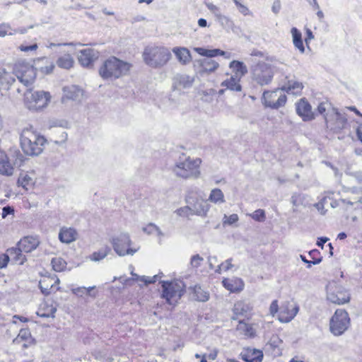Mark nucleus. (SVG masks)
<instances>
[{"mask_svg":"<svg viewBox=\"0 0 362 362\" xmlns=\"http://www.w3.org/2000/svg\"><path fill=\"white\" fill-rule=\"evenodd\" d=\"M331 109L334 112V113H339L338 110L332 107L331 103L328 100L321 102L317 106L318 113H324L326 111L329 112Z\"/></svg>","mask_w":362,"mask_h":362,"instance_id":"49530a36","label":"nucleus"},{"mask_svg":"<svg viewBox=\"0 0 362 362\" xmlns=\"http://www.w3.org/2000/svg\"><path fill=\"white\" fill-rule=\"evenodd\" d=\"M298 306H293L290 303L286 302L280 308L279 320L281 322H289L291 321L298 312Z\"/></svg>","mask_w":362,"mask_h":362,"instance_id":"2eb2a0df","label":"nucleus"},{"mask_svg":"<svg viewBox=\"0 0 362 362\" xmlns=\"http://www.w3.org/2000/svg\"><path fill=\"white\" fill-rule=\"evenodd\" d=\"M192 209L194 215L205 216L209 210V205L204 201L198 202L194 205Z\"/></svg>","mask_w":362,"mask_h":362,"instance_id":"f704fd0d","label":"nucleus"},{"mask_svg":"<svg viewBox=\"0 0 362 362\" xmlns=\"http://www.w3.org/2000/svg\"><path fill=\"white\" fill-rule=\"evenodd\" d=\"M52 268L56 272H62L66 267V262L61 257H55L52 259Z\"/></svg>","mask_w":362,"mask_h":362,"instance_id":"37998d69","label":"nucleus"},{"mask_svg":"<svg viewBox=\"0 0 362 362\" xmlns=\"http://www.w3.org/2000/svg\"><path fill=\"white\" fill-rule=\"evenodd\" d=\"M47 139L33 130V127L25 128L21 135V146L28 156H38L43 151Z\"/></svg>","mask_w":362,"mask_h":362,"instance_id":"7ed1b4c3","label":"nucleus"},{"mask_svg":"<svg viewBox=\"0 0 362 362\" xmlns=\"http://www.w3.org/2000/svg\"><path fill=\"white\" fill-rule=\"evenodd\" d=\"M51 100L49 92L44 90H37L32 92L28 90L25 93V101L29 103L28 107L30 110H40L48 105Z\"/></svg>","mask_w":362,"mask_h":362,"instance_id":"1a4fd4ad","label":"nucleus"},{"mask_svg":"<svg viewBox=\"0 0 362 362\" xmlns=\"http://www.w3.org/2000/svg\"><path fill=\"white\" fill-rule=\"evenodd\" d=\"M274 77V71L272 66L265 62H260L252 69V78L260 86L271 83Z\"/></svg>","mask_w":362,"mask_h":362,"instance_id":"9d476101","label":"nucleus"},{"mask_svg":"<svg viewBox=\"0 0 362 362\" xmlns=\"http://www.w3.org/2000/svg\"><path fill=\"white\" fill-rule=\"evenodd\" d=\"M131 65L112 57L105 60L99 69V74L103 79H115L126 75Z\"/></svg>","mask_w":362,"mask_h":362,"instance_id":"39448f33","label":"nucleus"},{"mask_svg":"<svg viewBox=\"0 0 362 362\" xmlns=\"http://www.w3.org/2000/svg\"><path fill=\"white\" fill-rule=\"evenodd\" d=\"M194 49L199 54L210 58L216 57L218 55L225 56L226 58L230 57V54L219 49H207L202 47H195Z\"/></svg>","mask_w":362,"mask_h":362,"instance_id":"a878e982","label":"nucleus"},{"mask_svg":"<svg viewBox=\"0 0 362 362\" xmlns=\"http://www.w3.org/2000/svg\"><path fill=\"white\" fill-rule=\"evenodd\" d=\"M14 69L13 72L7 71L5 69L0 70V83L5 88L8 89L10 86L15 82Z\"/></svg>","mask_w":362,"mask_h":362,"instance_id":"393cba45","label":"nucleus"},{"mask_svg":"<svg viewBox=\"0 0 362 362\" xmlns=\"http://www.w3.org/2000/svg\"><path fill=\"white\" fill-rule=\"evenodd\" d=\"M142 56L145 64L154 69L164 66L172 57L170 49L163 46H148Z\"/></svg>","mask_w":362,"mask_h":362,"instance_id":"20e7f679","label":"nucleus"},{"mask_svg":"<svg viewBox=\"0 0 362 362\" xmlns=\"http://www.w3.org/2000/svg\"><path fill=\"white\" fill-rule=\"evenodd\" d=\"M235 5L237 6L238 11L243 16H250L252 13L249 8L244 4H241L239 0H233Z\"/></svg>","mask_w":362,"mask_h":362,"instance_id":"603ef678","label":"nucleus"},{"mask_svg":"<svg viewBox=\"0 0 362 362\" xmlns=\"http://www.w3.org/2000/svg\"><path fill=\"white\" fill-rule=\"evenodd\" d=\"M99 57V52L93 49L87 48L80 51L78 59L83 66H89Z\"/></svg>","mask_w":362,"mask_h":362,"instance_id":"f3484780","label":"nucleus"},{"mask_svg":"<svg viewBox=\"0 0 362 362\" xmlns=\"http://www.w3.org/2000/svg\"><path fill=\"white\" fill-rule=\"evenodd\" d=\"M218 353V350L216 348L209 351L208 354H205L208 358V359L214 361L216 358Z\"/></svg>","mask_w":362,"mask_h":362,"instance_id":"0e129e2a","label":"nucleus"},{"mask_svg":"<svg viewBox=\"0 0 362 362\" xmlns=\"http://www.w3.org/2000/svg\"><path fill=\"white\" fill-rule=\"evenodd\" d=\"M111 252V248L108 246L101 247L98 251L93 252L89 257V259L93 262H99L105 259Z\"/></svg>","mask_w":362,"mask_h":362,"instance_id":"7c9ffc66","label":"nucleus"},{"mask_svg":"<svg viewBox=\"0 0 362 362\" xmlns=\"http://www.w3.org/2000/svg\"><path fill=\"white\" fill-rule=\"evenodd\" d=\"M132 275L134 276V279L136 281H143L146 285H148L149 284L155 283L158 277V275H154L152 277L146 276H139V275L132 272Z\"/></svg>","mask_w":362,"mask_h":362,"instance_id":"a18cd8bd","label":"nucleus"},{"mask_svg":"<svg viewBox=\"0 0 362 362\" xmlns=\"http://www.w3.org/2000/svg\"><path fill=\"white\" fill-rule=\"evenodd\" d=\"M16 33V29H13L7 23L0 24V37H3L6 35H13Z\"/></svg>","mask_w":362,"mask_h":362,"instance_id":"de8ad7c7","label":"nucleus"},{"mask_svg":"<svg viewBox=\"0 0 362 362\" xmlns=\"http://www.w3.org/2000/svg\"><path fill=\"white\" fill-rule=\"evenodd\" d=\"M238 216L236 214H233L230 216L224 215L223 218V224L231 226L235 223L238 222Z\"/></svg>","mask_w":362,"mask_h":362,"instance_id":"864d4df0","label":"nucleus"},{"mask_svg":"<svg viewBox=\"0 0 362 362\" xmlns=\"http://www.w3.org/2000/svg\"><path fill=\"white\" fill-rule=\"evenodd\" d=\"M203 260L204 259L201 256L195 255L192 257L190 264L192 267L197 268Z\"/></svg>","mask_w":362,"mask_h":362,"instance_id":"6e6d98bb","label":"nucleus"},{"mask_svg":"<svg viewBox=\"0 0 362 362\" xmlns=\"http://www.w3.org/2000/svg\"><path fill=\"white\" fill-rule=\"evenodd\" d=\"M327 299L330 303L342 305L350 301L351 296L349 291L340 285L336 284L327 286Z\"/></svg>","mask_w":362,"mask_h":362,"instance_id":"ddd939ff","label":"nucleus"},{"mask_svg":"<svg viewBox=\"0 0 362 362\" xmlns=\"http://www.w3.org/2000/svg\"><path fill=\"white\" fill-rule=\"evenodd\" d=\"M300 194H293L291 197V203L293 206H298L300 204Z\"/></svg>","mask_w":362,"mask_h":362,"instance_id":"774afa93","label":"nucleus"},{"mask_svg":"<svg viewBox=\"0 0 362 362\" xmlns=\"http://www.w3.org/2000/svg\"><path fill=\"white\" fill-rule=\"evenodd\" d=\"M37 48V44H33V45H29V46H25L23 45L19 46V49L22 52L34 51V50H36Z\"/></svg>","mask_w":362,"mask_h":362,"instance_id":"680f3d73","label":"nucleus"},{"mask_svg":"<svg viewBox=\"0 0 362 362\" xmlns=\"http://www.w3.org/2000/svg\"><path fill=\"white\" fill-rule=\"evenodd\" d=\"M194 83V78L185 74L177 75L173 78V91L179 93L190 88Z\"/></svg>","mask_w":362,"mask_h":362,"instance_id":"4468645a","label":"nucleus"},{"mask_svg":"<svg viewBox=\"0 0 362 362\" xmlns=\"http://www.w3.org/2000/svg\"><path fill=\"white\" fill-rule=\"evenodd\" d=\"M67 138H68V134L66 132H64L61 134V135L59 136V140H56L54 141V144H58V145H61V144H65L66 140H67Z\"/></svg>","mask_w":362,"mask_h":362,"instance_id":"e2e57ef3","label":"nucleus"},{"mask_svg":"<svg viewBox=\"0 0 362 362\" xmlns=\"http://www.w3.org/2000/svg\"><path fill=\"white\" fill-rule=\"evenodd\" d=\"M205 4L206 8L214 14L216 20L223 15L218 6L212 3H206Z\"/></svg>","mask_w":362,"mask_h":362,"instance_id":"3c124183","label":"nucleus"},{"mask_svg":"<svg viewBox=\"0 0 362 362\" xmlns=\"http://www.w3.org/2000/svg\"><path fill=\"white\" fill-rule=\"evenodd\" d=\"M229 67L235 74V77L240 78L247 72V66L242 62L233 60L230 63Z\"/></svg>","mask_w":362,"mask_h":362,"instance_id":"bb28decb","label":"nucleus"},{"mask_svg":"<svg viewBox=\"0 0 362 362\" xmlns=\"http://www.w3.org/2000/svg\"><path fill=\"white\" fill-rule=\"evenodd\" d=\"M311 105L305 98L296 103V113H311Z\"/></svg>","mask_w":362,"mask_h":362,"instance_id":"ea45409f","label":"nucleus"},{"mask_svg":"<svg viewBox=\"0 0 362 362\" xmlns=\"http://www.w3.org/2000/svg\"><path fill=\"white\" fill-rule=\"evenodd\" d=\"M78 233L73 228L63 227L59 233V240L66 244H69L77 239Z\"/></svg>","mask_w":362,"mask_h":362,"instance_id":"aec40b11","label":"nucleus"},{"mask_svg":"<svg viewBox=\"0 0 362 362\" xmlns=\"http://www.w3.org/2000/svg\"><path fill=\"white\" fill-rule=\"evenodd\" d=\"M193 293L195 300L200 302H206L209 298V294L204 291L200 286L196 285L193 288Z\"/></svg>","mask_w":362,"mask_h":362,"instance_id":"c9c22d12","label":"nucleus"},{"mask_svg":"<svg viewBox=\"0 0 362 362\" xmlns=\"http://www.w3.org/2000/svg\"><path fill=\"white\" fill-rule=\"evenodd\" d=\"M110 241L114 251L120 257L126 255L132 256L139 250V246H134L130 236L127 233H121L117 235H115Z\"/></svg>","mask_w":362,"mask_h":362,"instance_id":"0eeeda50","label":"nucleus"},{"mask_svg":"<svg viewBox=\"0 0 362 362\" xmlns=\"http://www.w3.org/2000/svg\"><path fill=\"white\" fill-rule=\"evenodd\" d=\"M142 230L148 235H155L158 237L159 239H161L163 237H164V233L161 229L153 223H149L142 228Z\"/></svg>","mask_w":362,"mask_h":362,"instance_id":"72a5a7b5","label":"nucleus"},{"mask_svg":"<svg viewBox=\"0 0 362 362\" xmlns=\"http://www.w3.org/2000/svg\"><path fill=\"white\" fill-rule=\"evenodd\" d=\"M203 71L212 72L218 67V64L213 59H204L201 62Z\"/></svg>","mask_w":362,"mask_h":362,"instance_id":"a19ab883","label":"nucleus"},{"mask_svg":"<svg viewBox=\"0 0 362 362\" xmlns=\"http://www.w3.org/2000/svg\"><path fill=\"white\" fill-rule=\"evenodd\" d=\"M236 329L240 334L245 337H254L255 336V329L253 328L252 325L243 321H239Z\"/></svg>","mask_w":362,"mask_h":362,"instance_id":"c85d7f7f","label":"nucleus"},{"mask_svg":"<svg viewBox=\"0 0 362 362\" xmlns=\"http://www.w3.org/2000/svg\"><path fill=\"white\" fill-rule=\"evenodd\" d=\"M223 85L230 90L240 91L241 86L239 83V78L235 76H231L228 80L224 81Z\"/></svg>","mask_w":362,"mask_h":362,"instance_id":"58836bf2","label":"nucleus"},{"mask_svg":"<svg viewBox=\"0 0 362 362\" xmlns=\"http://www.w3.org/2000/svg\"><path fill=\"white\" fill-rule=\"evenodd\" d=\"M173 52L175 54L178 62L182 64H188L192 61V56L189 50L184 47H175L173 49Z\"/></svg>","mask_w":362,"mask_h":362,"instance_id":"4be33fe9","label":"nucleus"},{"mask_svg":"<svg viewBox=\"0 0 362 362\" xmlns=\"http://www.w3.org/2000/svg\"><path fill=\"white\" fill-rule=\"evenodd\" d=\"M86 287H77L76 288H73L71 290L72 293L79 297H82L83 294L86 293Z\"/></svg>","mask_w":362,"mask_h":362,"instance_id":"052dcab7","label":"nucleus"},{"mask_svg":"<svg viewBox=\"0 0 362 362\" xmlns=\"http://www.w3.org/2000/svg\"><path fill=\"white\" fill-rule=\"evenodd\" d=\"M222 284L227 290L232 293H236L243 291L245 286L243 281L238 277L224 279L222 281Z\"/></svg>","mask_w":362,"mask_h":362,"instance_id":"6ab92c4d","label":"nucleus"},{"mask_svg":"<svg viewBox=\"0 0 362 362\" xmlns=\"http://www.w3.org/2000/svg\"><path fill=\"white\" fill-rule=\"evenodd\" d=\"M325 120L327 128L334 132L344 129L347 121L343 115H326Z\"/></svg>","mask_w":362,"mask_h":362,"instance_id":"dca6fc26","label":"nucleus"},{"mask_svg":"<svg viewBox=\"0 0 362 362\" xmlns=\"http://www.w3.org/2000/svg\"><path fill=\"white\" fill-rule=\"evenodd\" d=\"M74 64V58L69 54H64L57 60V65L62 69H69Z\"/></svg>","mask_w":362,"mask_h":362,"instance_id":"473e14b6","label":"nucleus"},{"mask_svg":"<svg viewBox=\"0 0 362 362\" xmlns=\"http://www.w3.org/2000/svg\"><path fill=\"white\" fill-rule=\"evenodd\" d=\"M175 213L180 217L189 218L190 216L194 215L192 208L185 206L177 209Z\"/></svg>","mask_w":362,"mask_h":362,"instance_id":"09e8293b","label":"nucleus"},{"mask_svg":"<svg viewBox=\"0 0 362 362\" xmlns=\"http://www.w3.org/2000/svg\"><path fill=\"white\" fill-rule=\"evenodd\" d=\"M232 259H228L226 260L224 263L218 265L217 269L215 270L216 272L220 273L221 268L223 269L224 271H228L230 269L233 267V264H231Z\"/></svg>","mask_w":362,"mask_h":362,"instance_id":"5fc2aeb1","label":"nucleus"},{"mask_svg":"<svg viewBox=\"0 0 362 362\" xmlns=\"http://www.w3.org/2000/svg\"><path fill=\"white\" fill-rule=\"evenodd\" d=\"M252 219L258 222H263L266 219L265 211L263 209H257L252 214H248Z\"/></svg>","mask_w":362,"mask_h":362,"instance_id":"8fccbe9b","label":"nucleus"},{"mask_svg":"<svg viewBox=\"0 0 362 362\" xmlns=\"http://www.w3.org/2000/svg\"><path fill=\"white\" fill-rule=\"evenodd\" d=\"M250 310L249 304L244 301H238L235 303L233 313L236 315H244Z\"/></svg>","mask_w":362,"mask_h":362,"instance_id":"4c0bfd02","label":"nucleus"},{"mask_svg":"<svg viewBox=\"0 0 362 362\" xmlns=\"http://www.w3.org/2000/svg\"><path fill=\"white\" fill-rule=\"evenodd\" d=\"M13 211H14V210L12 207L8 206H4L2 209V217L5 218L8 215L12 214L13 213Z\"/></svg>","mask_w":362,"mask_h":362,"instance_id":"69168bd1","label":"nucleus"},{"mask_svg":"<svg viewBox=\"0 0 362 362\" xmlns=\"http://www.w3.org/2000/svg\"><path fill=\"white\" fill-rule=\"evenodd\" d=\"M209 200L214 204H223L225 202L223 193L220 189L215 188L211 191Z\"/></svg>","mask_w":362,"mask_h":362,"instance_id":"e433bc0d","label":"nucleus"},{"mask_svg":"<svg viewBox=\"0 0 362 362\" xmlns=\"http://www.w3.org/2000/svg\"><path fill=\"white\" fill-rule=\"evenodd\" d=\"M40 241L37 238L33 236H27L22 238L18 244L17 248L11 250V254H15V259L19 261L20 264H23L25 260V256L22 252H30L35 250L38 246Z\"/></svg>","mask_w":362,"mask_h":362,"instance_id":"f8f14e48","label":"nucleus"},{"mask_svg":"<svg viewBox=\"0 0 362 362\" xmlns=\"http://www.w3.org/2000/svg\"><path fill=\"white\" fill-rule=\"evenodd\" d=\"M14 74L18 81L27 87L34 83L36 77L35 69L24 62H18L14 65Z\"/></svg>","mask_w":362,"mask_h":362,"instance_id":"9b49d317","label":"nucleus"},{"mask_svg":"<svg viewBox=\"0 0 362 362\" xmlns=\"http://www.w3.org/2000/svg\"><path fill=\"white\" fill-rule=\"evenodd\" d=\"M349 192L355 195L353 198L342 199L341 201L343 203H346L350 205H353L354 203L361 202L362 200V186L361 187H353L350 189Z\"/></svg>","mask_w":362,"mask_h":362,"instance_id":"cd10ccee","label":"nucleus"},{"mask_svg":"<svg viewBox=\"0 0 362 362\" xmlns=\"http://www.w3.org/2000/svg\"><path fill=\"white\" fill-rule=\"evenodd\" d=\"M59 284V279L57 278L55 280L53 279H44L40 281L39 283V287L41 292L45 295H49L52 291H58L59 289V287L55 288L54 284Z\"/></svg>","mask_w":362,"mask_h":362,"instance_id":"412c9836","label":"nucleus"},{"mask_svg":"<svg viewBox=\"0 0 362 362\" xmlns=\"http://www.w3.org/2000/svg\"><path fill=\"white\" fill-rule=\"evenodd\" d=\"M31 339V333L29 329L24 328L21 329L17 336V337L14 339V341H29Z\"/></svg>","mask_w":362,"mask_h":362,"instance_id":"c03bdc74","label":"nucleus"},{"mask_svg":"<svg viewBox=\"0 0 362 362\" xmlns=\"http://www.w3.org/2000/svg\"><path fill=\"white\" fill-rule=\"evenodd\" d=\"M216 21L225 30L231 29L234 25L233 21L228 16H225L223 14L218 18H217Z\"/></svg>","mask_w":362,"mask_h":362,"instance_id":"79ce46f5","label":"nucleus"},{"mask_svg":"<svg viewBox=\"0 0 362 362\" xmlns=\"http://www.w3.org/2000/svg\"><path fill=\"white\" fill-rule=\"evenodd\" d=\"M57 311V308L52 307L50 309V312L49 313H42V311L37 313V315L41 317H54V314Z\"/></svg>","mask_w":362,"mask_h":362,"instance_id":"4d7b16f0","label":"nucleus"},{"mask_svg":"<svg viewBox=\"0 0 362 362\" xmlns=\"http://www.w3.org/2000/svg\"><path fill=\"white\" fill-rule=\"evenodd\" d=\"M291 33L294 46L298 49L301 53H303L305 52V48L302 40L301 33L296 28H292Z\"/></svg>","mask_w":362,"mask_h":362,"instance_id":"2f4dec72","label":"nucleus"},{"mask_svg":"<svg viewBox=\"0 0 362 362\" xmlns=\"http://www.w3.org/2000/svg\"><path fill=\"white\" fill-rule=\"evenodd\" d=\"M350 317L344 309H337L329 320V330L332 334L342 335L350 326Z\"/></svg>","mask_w":362,"mask_h":362,"instance_id":"6e6552de","label":"nucleus"},{"mask_svg":"<svg viewBox=\"0 0 362 362\" xmlns=\"http://www.w3.org/2000/svg\"><path fill=\"white\" fill-rule=\"evenodd\" d=\"M279 310L278 301L274 300L272 302L269 307V312L272 316H274Z\"/></svg>","mask_w":362,"mask_h":362,"instance_id":"bf43d9fd","label":"nucleus"},{"mask_svg":"<svg viewBox=\"0 0 362 362\" xmlns=\"http://www.w3.org/2000/svg\"><path fill=\"white\" fill-rule=\"evenodd\" d=\"M64 96L62 98L63 102L65 98L73 100H79L83 95V90L76 86H71L69 87L64 88Z\"/></svg>","mask_w":362,"mask_h":362,"instance_id":"5701e85b","label":"nucleus"},{"mask_svg":"<svg viewBox=\"0 0 362 362\" xmlns=\"http://www.w3.org/2000/svg\"><path fill=\"white\" fill-rule=\"evenodd\" d=\"M263 352L257 349L245 348L240 354V358L245 362H262Z\"/></svg>","mask_w":362,"mask_h":362,"instance_id":"a211bd4d","label":"nucleus"},{"mask_svg":"<svg viewBox=\"0 0 362 362\" xmlns=\"http://www.w3.org/2000/svg\"><path fill=\"white\" fill-rule=\"evenodd\" d=\"M72 120L67 118H56L50 119L47 124L48 129L52 127H62L69 129L71 127Z\"/></svg>","mask_w":362,"mask_h":362,"instance_id":"c756f323","label":"nucleus"},{"mask_svg":"<svg viewBox=\"0 0 362 362\" xmlns=\"http://www.w3.org/2000/svg\"><path fill=\"white\" fill-rule=\"evenodd\" d=\"M303 87L302 83L290 80L281 89L272 92L264 91L262 95L264 103L266 106L275 109L282 107L286 102V96L284 91L293 95H299Z\"/></svg>","mask_w":362,"mask_h":362,"instance_id":"f257e3e1","label":"nucleus"},{"mask_svg":"<svg viewBox=\"0 0 362 362\" xmlns=\"http://www.w3.org/2000/svg\"><path fill=\"white\" fill-rule=\"evenodd\" d=\"M160 283L162 288L161 297L169 305H176L185 291L184 283L181 281H162Z\"/></svg>","mask_w":362,"mask_h":362,"instance_id":"423d86ee","label":"nucleus"},{"mask_svg":"<svg viewBox=\"0 0 362 362\" xmlns=\"http://www.w3.org/2000/svg\"><path fill=\"white\" fill-rule=\"evenodd\" d=\"M202 159L199 158H191L182 153L173 168V173L180 178L185 180L197 179L200 177V165Z\"/></svg>","mask_w":362,"mask_h":362,"instance_id":"f03ea898","label":"nucleus"},{"mask_svg":"<svg viewBox=\"0 0 362 362\" xmlns=\"http://www.w3.org/2000/svg\"><path fill=\"white\" fill-rule=\"evenodd\" d=\"M272 11L277 14L280 9H281V2L280 0H275L273 3L272 7Z\"/></svg>","mask_w":362,"mask_h":362,"instance_id":"338daca9","label":"nucleus"},{"mask_svg":"<svg viewBox=\"0 0 362 362\" xmlns=\"http://www.w3.org/2000/svg\"><path fill=\"white\" fill-rule=\"evenodd\" d=\"M13 170L7 155L3 151H0V174L10 176L13 175Z\"/></svg>","mask_w":362,"mask_h":362,"instance_id":"b1692460","label":"nucleus"},{"mask_svg":"<svg viewBox=\"0 0 362 362\" xmlns=\"http://www.w3.org/2000/svg\"><path fill=\"white\" fill-rule=\"evenodd\" d=\"M9 262V257L6 254H0V269L7 266Z\"/></svg>","mask_w":362,"mask_h":362,"instance_id":"13d9d810","label":"nucleus"}]
</instances>
